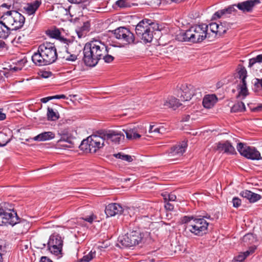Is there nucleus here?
Here are the masks:
<instances>
[{"instance_id":"nucleus-1","label":"nucleus","mask_w":262,"mask_h":262,"mask_svg":"<svg viewBox=\"0 0 262 262\" xmlns=\"http://www.w3.org/2000/svg\"><path fill=\"white\" fill-rule=\"evenodd\" d=\"M110 48L100 40H92L85 43L83 51V60L86 66L95 67L103 59L105 62L110 63L114 57L108 54Z\"/></svg>"},{"instance_id":"nucleus-2","label":"nucleus","mask_w":262,"mask_h":262,"mask_svg":"<svg viewBox=\"0 0 262 262\" xmlns=\"http://www.w3.org/2000/svg\"><path fill=\"white\" fill-rule=\"evenodd\" d=\"M57 57V49L54 44L45 42L39 46L37 52L32 56V60L36 66H44L55 62Z\"/></svg>"},{"instance_id":"nucleus-3","label":"nucleus","mask_w":262,"mask_h":262,"mask_svg":"<svg viewBox=\"0 0 262 262\" xmlns=\"http://www.w3.org/2000/svg\"><path fill=\"white\" fill-rule=\"evenodd\" d=\"M208 31V25H196L191 27L185 32H181L177 35V37L179 40L182 41L201 42L207 37V35L209 34Z\"/></svg>"},{"instance_id":"nucleus-4","label":"nucleus","mask_w":262,"mask_h":262,"mask_svg":"<svg viewBox=\"0 0 262 262\" xmlns=\"http://www.w3.org/2000/svg\"><path fill=\"white\" fill-rule=\"evenodd\" d=\"M159 30L158 24L153 23L152 20L144 19L136 27V35L145 43L150 42L154 37V33Z\"/></svg>"},{"instance_id":"nucleus-5","label":"nucleus","mask_w":262,"mask_h":262,"mask_svg":"<svg viewBox=\"0 0 262 262\" xmlns=\"http://www.w3.org/2000/svg\"><path fill=\"white\" fill-rule=\"evenodd\" d=\"M18 217L14 210L13 207L8 203H4L0 205V226L5 225H15Z\"/></svg>"},{"instance_id":"nucleus-6","label":"nucleus","mask_w":262,"mask_h":262,"mask_svg":"<svg viewBox=\"0 0 262 262\" xmlns=\"http://www.w3.org/2000/svg\"><path fill=\"white\" fill-rule=\"evenodd\" d=\"M104 145V140L103 137L101 136L99 130L96 134L92 135L83 140L79 147L83 150H89L90 152H95Z\"/></svg>"},{"instance_id":"nucleus-7","label":"nucleus","mask_w":262,"mask_h":262,"mask_svg":"<svg viewBox=\"0 0 262 262\" xmlns=\"http://www.w3.org/2000/svg\"><path fill=\"white\" fill-rule=\"evenodd\" d=\"M143 234L137 231H133L118 237L116 246L120 248H130L142 243Z\"/></svg>"},{"instance_id":"nucleus-8","label":"nucleus","mask_w":262,"mask_h":262,"mask_svg":"<svg viewBox=\"0 0 262 262\" xmlns=\"http://www.w3.org/2000/svg\"><path fill=\"white\" fill-rule=\"evenodd\" d=\"M112 32L114 37L119 40L118 45H114L113 46L122 48L135 43V35L128 28L120 27Z\"/></svg>"},{"instance_id":"nucleus-9","label":"nucleus","mask_w":262,"mask_h":262,"mask_svg":"<svg viewBox=\"0 0 262 262\" xmlns=\"http://www.w3.org/2000/svg\"><path fill=\"white\" fill-rule=\"evenodd\" d=\"M1 19L5 20L8 26H12V30L21 28L25 22V18L21 13L13 10L4 13Z\"/></svg>"},{"instance_id":"nucleus-10","label":"nucleus","mask_w":262,"mask_h":262,"mask_svg":"<svg viewBox=\"0 0 262 262\" xmlns=\"http://www.w3.org/2000/svg\"><path fill=\"white\" fill-rule=\"evenodd\" d=\"M209 223L203 218H195L189 225L185 226L184 233L189 231L198 236H202L207 232Z\"/></svg>"},{"instance_id":"nucleus-11","label":"nucleus","mask_w":262,"mask_h":262,"mask_svg":"<svg viewBox=\"0 0 262 262\" xmlns=\"http://www.w3.org/2000/svg\"><path fill=\"white\" fill-rule=\"evenodd\" d=\"M236 148L239 154L248 159L252 160H259L261 159L259 151L253 146H250L246 143H239Z\"/></svg>"},{"instance_id":"nucleus-12","label":"nucleus","mask_w":262,"mask_h":262,"mask_svg":"<svg viewBox=\"0 0 262 262\" xmlns=\"http://www.w3.org/2000/svg\"><path fill=\"white\" fill-rule=\"evenodd\" d=\"M62 246L63 241L59 235L50 236L48 243V248L51 253L60 257L62 254Z\"/></svg>"},{"instance_id":"nucleus-13","label":"nucleus","mask_w":262,"mask_h":262,"mask_svg":"<svg viewBox=\"0 0 262 262\" xmlns=\"http://www.w3.org/2000/svg\"><path fill=\"white\" fill-rule=\"evenodd\" d=\"M180 98L182 101H189L193 96H197V98L201 97V92L200 89H195L191 84H182L180 88Z\"/></svg>"},{"instance_id":"nucleus-14","label":"nucleus","mask_w":262,"mask_h":262,"mask_svg":"<svg viewBox=\"0 0 262 262\" xmlns=\"http://www.w3.org/2000/svg\"><path fill=\"white\" fill-rule=\"evenodd\" d=\"M100 134L101 137H103L104 141H105L107 143L111 142L118 144L121 138H124V134L121 132L113 130H100Z\"/></svg>"},{"instance_id":"nucleus-15","label":"nucleus","mask_w":262,"mask_h":262,"mask_svg":"<svg viewBox=\"0 0 262 262\" xmlns=\"http://www.w3.org/2000/svg\"><path fill=\"white\" fill-rule=\"evenodd\" d=\"M60 136V139L57 141V143L64 147L74 148L78 144H76V139L72 137L71 134L66 130H61L58 133Z\"/></svg>"},{"instance_id":"nucleus-16","label":"nucleus","mask_w":262,"mask_h":262,"mask_svg":"<svg viewBox=\"0 0 262 262\" xmlns=\"http://www.w3.org/2000/svg\"><path fill=\"white\" fill-rule=\"evenodd\" d=\"M66 51L69 55L63 58H65L66 60L68 61H75L81 52V47L78 44L71 43L69 47H67Z\"/></svg>"},{"instance_id":"nucleus-17","label":"nucleus","mask_w":262,"mask_h":262,"mask_svg":"<svg viewBox=\"0 0 262 262\" xmlns=\"http://www.w3.org/2000/svg\"><path fill=\"white\" fill-rule=\"evenodd\" d=\"M215 150L219 152H224L228 155H233L235 153L234 147L229 141L216 143Z\"/></svg>"},{"instance_id":"nucleus-18","label":"nucleus","mask_w":262,"mask_h":262,"mask_svg":"<svg viewBox=\"0 0 262 262\" xmlns=\"http://www.w3.org/2000/svg\"><path fill=\"white\" fill-rule=\"evenodd\" d=\"M236 5L229 6L228 7L223 9L218 10L213 15L212 19L215 20L221 17H227L229 14L233 12H236L235 8Z\"/></svg>"},{"instance_id":"nucleus-19","label":"nucleus","mask_w":262,"mask_h":262,"mask_svg":"<svg viewBox=\"0 0 262 262\" xmlns=\"http://www.w3.org/2000/svg\"><path fill=\"white\" fill-rule=\"evenodd\" d=\"M260 3L259 0H248L236 5L235 7L243 12H250L253 7Z\"/></svg>"},{"instance_id":"nucleus-20","label":"nucleus","mask_w":262,"mask_h":262,"mask_svg":"<svg viewBox=\"0 0 262 262\" xmlns=\"http://www.w3.org/2000/svg\"><path fill=\"white\" fill-rule=\"evenodd\" d=\"M105 212L107 216H113L121 214L123 212V209L119 204L112 203L106 207Z\"/></svg>"},{"instance_id":"nucleus-21","label":"nucleus","mask_w":262,"mask_h":262,"mask_svg":"<svg viewBox=\"0 0 262 262\" xmlns=\"http://www.w3.org/2000/svg\"><path fill=\"white\" fill-rule=\"evenodd\" d=\"M180 105H181V103H180L179 99L173 97H170L163 100L161 107L165 109L172 108L175 110Z\"/></svg>"},{"instance_id":"nucleus-22","label":"nucleus","mask_w":262,"mask_h":262,"mask_svg":"<svg viewBox=\"0 0 262 262\" xmlns=\"http://www.w3.org/2000/svg\"><path fill=\"white\" fill-rule=\"evenodd\" d=\"M187 142L182 141L179 144L173 146L171 148V151L169 153V156L181 157L185 152L187 147Z\"/></svg>"},{"instance_id":"nucleus-23","label":"nucleus","mask_w":262,"mask_h":262,"mask_svg":"<svg viewBox=\"0 0 262 262\" xmlns=\"http://www.w3.org/2000/svg\"><path fill=\"white\" fill-rule=\"evenodd\" d=\"M217 101V98L215 94L206 95L203 100V105L205 108L212 107Z\"/></svg>"},{"instance_id":"nucleus-24","label":"nucleus","mask_w":262,"mask_h":262,"mask_svg":"<svg viewBox=\"0 0 262 262\" xmlns=\"http://www.w3.org/2000/svg\"><path fill=\"white\" fill-rule=\"evenodd\" d=\"M240 195L247 199L250 203H254L260 199L259 194L252 192L251 191L245 190L240 192Z\"/></svg>"},{"instance_id":"nucleus-25","label":"nucleus","mask_w":262,"mask_h":262,"mask_svg":"<svg viewBox=\"0 0 262 262\" xmlns=\"http://www.w3.org/2000/svg\"><path fill=\"white\" fill-rule=\"evenodd\" d=\"M11 33V28L3 19L0 20V38L6 39Z\"/></svg>"},{"instance_id":"nucleus-26","label":"nucleus","mask_w":262,"mask_h":262,"mask_svg":"<svg viewBox=\"0 0 262 262\" xmlns=\"http://www.w3.org/2000/svg\"><path fill=\"white\" fill-rule=\"evenodd\" d=\"M55 137V134L52 132H45L35 136L33 139L34 141L41 142L53 139Z\"/></svg>"},{"instance_id":"nucleus-27","label":"nucleus","mask_w":262,"mask_h":262,"mask_svg":"<svg viewBox=\"0 0 262 262\" xmlns=\"http://www.w3.org/2000/svg\"><path fill=\"white\" fill-rule=\"evenodd\" d=\"M208 26V29H209L211 32L214 33L215 35L219 34L220 36L224 34L229 29L228 27H224V29L223 30L219 31V24L215 23H210Z\"/></svg>"},{"instance_id":"nucleus-28","label":"nucleus","mask_w":262,"mask_h":262,"mask_svg":"<svg viewBox=\"0 0 262 262\" xmlns=\"http://www.w3.org/2000/svg\"><path fill=\"white\" fill-rule=\"evenodd\" d=\"M41 2L40 1H35L33 3L28 4L26 8H25L27 13L29 15H32L35 13L36 11L41 5Z\"/></svg>"},{"instance_id":"nucleus-29","label":"nucleus","mask_w":262,"mask_h":262,"mask_svg":"<svg viewBox=\"0 0 262 262\" xmlns=\"http://www.w3.org/2000/svg\"><path fill=\"white\" fill-rule=\"evenodd\" d=\"M166 129L163 126L158 124L150 125L149 128V133L157 134H164L166 133Z\"/></svg>"},{"instance_id":"nucleus-30","label":"nucleus","mask_w":262,"mask_h":262,"mask_svg":"<svg viewBox=\"0 0 262 262\" xmlns=\"http://www.w3.org/2000/svg\"><path fill=\"white\" fill-rule=\"evenodd\" d=\"M47 118L48 120L56 121L59 118V114L57 112H55L53 108L49 107L47 108Z\"/></svg>"},{"instance_id":"nucleus-31","label":"nucleus","mask_w":262,"mask_h":262,"mask_svg":"<svg viewBox=\"0 0 262 262\" xmlns=\"http://www.w3.org/2000/svg\"><path fill=\"white\" fill-rule=\"evenodd\" d=\"M123 131L126 134V138L128 139H135L139 138L141 136L140 134L137 133L136 129H123Z\"/></svg>"},{"instance_id":"nucleus-32","label":"nucleus","mask_w":262,"mask_h":262,"mask_svg":"<svg viewBox=\"0 0 262 262\" xmlns=\"http://www.w3.org/2000/svg\"><path fill=\"white\" fill-rule=\"evenodd\" d=\"M237 74L239 78L241 79V82H243V80L246 81V78L247 77V72L246 68L243 65H238Z\"/></svg>"},{"instance_id":"nucleus-33","label":"nucleus","mask_w":262,"mask_h":262,"mask_svg":"<svg viewBox=\"0 0 262 262\" xmlns=\"http://www.w3.org/2000/svg\"><path fill=\"white\" fill-rule=\"evenodd\" d=\"M246 110L245 105L243 102H237L233 105L231 108L232 113H238L245 111Z\"/></svg>"},{"instance_id":"nucleus-34","label":"nucleus","mask_w":262,"mask_h":262,"mask_svg":"<svg viewBox=\"0 0 262 262\" xmlns=\"http://www.w3.org/2000/svg\"><path fill=\"white\" fill-rule=\"evenodd\" d=\"M17 224L18 227L19 228H23L21 230V232L25 233L27 232L30 228V225L29 222L26 220H22L20 222H17V223L15 224Z\"/></svg>"},{"instance_id":"nucleus-35","label":"nucleus","mask_w":262,"mask_h":262,"mask_svg":"<svg viewBox=\"0 0 262 262\" xmlns=\"http://www.w3.org/2000/svg\"><path fill=\"white\" fill-rule=\"evenodd\" d=\"M90 28V23L89 21H86L83 23V25L79 27V31H77V34L79 37H81L82 34H80V33H86L89 31Z\"/></svg>"},{"instance_id":"nucleus-36","label":"nucleus","mask_w":262,"mask_h":262,"mask_svg":"<svg viewBox=\"0 0 262 262\" xmlns=\"http://www.w3.org/2000/svg\"><path fill=\"white\" fill-rule=\"evenodd\" d=\"M257 63H262V54H259L255 57L249 59L248 67L252 68Z\"/></svg>"},{"instance_id":"nucleus-37","label":"nucleus","mask_w":262,"mask_h":262,"mask_svg":"<svg viewBox=\"0 0 262 262\" xmlns=\"http://www.w3.org/2000/svg\"><path fill=\"white\" fill-rule=\"evenodd\" d=\"M96 256V251L91 250L88 254L85 255L79 262H90Z\"/></svg>"},{"instance_id":"nucleus-38","label":"nucleus","mask_w":262,"mask_h":262,"mask_svg":"<svg viewBox=\"0 0 262 262\" xmlns=\"http://www.w3.org/2000/svg\"><path fill=\"white\" fill-rule=\"evenodd\" d=\"M47 34L48 35L53 38L57 39L60 37L61 33L58 29H55L53 30H49L47 31Z\"/></svg>"},{"instance_id":"nucleus-39","label":"nucleus","mask_w":262,"mask_h":262,"mask_svg":"<svg viewBox=\"0 0 262 262\" xmlns=\"http://www.w3.org/2000/svg\"><path fill=\"white\" fill-rule=\"evenodd\" d=\"M114 156L116 158L120 159H121L122 160L127 161L129 162H132L133 161V158L130 156L128 155H124L121 152L114 154Z\"/></svg>"},{"instance_id":"nucleus-40","label":"nucleus","mask_w":262,"mask_h":262,"mask_svg":"<svg viewBox=\"0 0 262 262\" xmlns=\"http://www.w3.org/2000/svg\"><path fill=\"white\" fill-rule=\"evenodd\" d=\"M116 4L120 8L130 7L132 5L130 0H119L116 2Z\"/></svg>"},{"instance_id":"nucleus-41","label":"nucleus","mask_w":262,"mask_h":262,"mask_svg":"<svg viewBox=\"0 0 262 262\" xmlns=\"http://www.w3.org/2000/svg\"><path fill=\"white\" fill-rule=\"evenodd\" d=\"M238 86L240 89L239 95H243L244 97L248 95V89L247 88L246 81L243 80V82H241Z\"/></svg>"},{"instance_id":"nucleus-42","label":"nucleus","mask_w":262,"mask_h":262,"mask_svg":"<svg viewBox=\"0 0 262 262\" xmlns=\"http://www.w3.org/2000/svg\"><path fill=\"white\" fill-rule=\"evenodd\" d=\"M10 141V139L5 134L0 133V147L5 146Z\"/></svg>"},{"instance_id":"nucleus-43","label":"nucleus","mask_w":262,"mask_h":262,"mask_svg":"<svg viewBox=\"0 0 262 262\" xmlns=\"http://www.w3.org/2000/svg\"><path fill=\"white\" fill-rule=\"evenodd\" d=\"M194 218L193 216H184L181 219V222L182 224H184V228L185 230V226L189 225L192 222Z\"/></svg>"},{"instance_id":"nucleus-44","label":"nucleus","mask_w":262,"mask_h":262,"mask_svg":"<svg viewBox=\"0 0 262 262\" xmlns=\"http://www.w3.org/2000/svg\"><path fill=\"white\" fill-rule=\"evenodd\" d=\"M57 39H59L60 41H61L62 42H63L64 43H66L67 45V46H66V48H67V47H69L70 46V44H71V43H72V44H77V43L76 42H74L73 39H72V40L64 38L63 37H61L60 36V37L57 38Z\"/></svg>"},{"instance_id":"nucleus-45","label":"nucleus","mask_w":262,"mask_h":262,"mask_svg":"<svg viewBox=\"0 0 262 262\" xmlns=\"http://www.w3.org/2000/svg\"><path fill=\"white\" fill-rule=\"evenodd\" d=\"M57 39H59L60 41H61L62 42H63L64 43H66L67 45V46H66V48H67V47H69L70 46V44H71V43H72V44H77V43L76 42H74L73 39H72V40L64 38L63 37H61L60 36V37L57 38Z\"/></svg>"},{"instance_id":"nucleus-46","label":"nucleus","mask_w":262,"mask_h":262,"mask_svg":"<svg viewBox=\"0 0 262 262\" xmlns=\"http://www.w3.org/2000/svg\"><path fill=\"white\" fill-rule=\"evenodd\" d=\"M162 195L164 197L165 202L169 201H174L176 200L177 198L176 195L173 194H169L167 195H164L162 194Z\"/></svg>"},{"instance_id":"nucleus-47","label":"nucleus","mask_w":262,"mask_h":262,"mask_svg":"<svg viewBox=\"0 0 262 262\" xmlns=\"http://www.w3.org/2000/svg\"><path fill=\"white\" fill-rule=\"evenodd\" d=\"M232 204H233V207L234 208L239 207L241 205V204H242L241 200L239 198H238V197H236V196L234 197L232 199Z\"/></svg>"},{"instance_id":"nucleus-48","label":"nucleus","mask_w":262,"mask_h":262,"mask_svg":"<svg viewBox=\"0 0 262 262\" xmlns=\"http://www.w3.org/2000/svg\"><path fill=\"white\" fill-rule=\"evenodd\" d=\"M254 238L253 235L251 233H248L245 235L243 237V241L245 243H250V241Z\"/></svg>"},{"instance_id":"nucleus-49","label":"nucleus","mask_w":262,"mask_h":262,"mask_svg":"<svg viewBox=\"0 0 262 262\" xmlns=\"http://www.w3.org/2000/svg\"><path fill=\"white\" fill-rule=\"evenodd\" d=\"M97 217L96 215H95L94 214H92L91 215L89 216H85V217H83V219L90 223H92L93 221L95 219H96Z\"/></svg>"},{"instance_id":"nucleus-50","label":"nucleus","mask_w":262,"mask_h":262,"mask_svg":"<svg viewBox=\"0 0 262 262\" xmlns=\"http://www.w3.org/2000/svg\"><path fill=\"white\" fill-rule=\"evenodd\" d=\"M254 86L257 88L262 89V79L256 78L254 82Z\"/></svg>"},{"instance_id":"nucleus-51","label":"nucleus","mask_w":262,"mask_h":262,"mask_svg":"<svg viewBox=\"0 0 262 262\" xmlns=\"http://www.w3.org/2000/svg\"><path fill=\"white\" fill-rule=\"evenodd\" d=\"M253 112H262V103H259L257 106L251 108Z\"/></svg>"},{"instance_id":"nucleus-52","label":"nucleus","mask_w":262,"mask_h":262,"mask_svg":"<svg viewBox=\"0 0 262 262\" xmlns=\"http://www.w3.org/2000/svg\"><path fill=\"white\" fill-rule=\"evenodd\" d=\"M245 258L246 256L243 253H241L235 257V260L237 261L242 262L245 259Z\"/></svg>"},{"instance_id":"nucleus-53","label":"nucleus","mask_w":262,"mask_h":262,"mask_svg":"<svg viewBox=\"0 0 262 262\" xmlns=\"http://www.w3.org/2000/svg\"><path fill=\"white\" fill-rule=\"evenodd\" d=\"M165 208L167 210L172 211L174 208V206L169 202H166V204H165Z\"/></svg>"},{"instance_id":"nucleus-54","label":"nucleus","mask_w":262,"mask_h":262,"mask_svg":"<svg viewBox=\"0 0 262 262\" xmlns=\"http://www.w3.org/2000/svg\"><path fill=\"white\" fill-rule=\"evenodd\" d=\"M255 249V248H250L249 250H247L246 252H243V254H244V255L246 256V258L251 253H253Z\"/></svg>"},{"instance_id":"nucleus-55","label":"nucleus","mask_w":262,"mask_h":262,"mask_svg":"<svg viewBox=\"0 0 262 262\" xmlns=\"http://www.w3.org/2000/svg\"><path fill=\"white\" fill-rule=\"evenodd\" d=\"M229 26V24L224 23V25L222 23H221L220 25H219V30H223L224 29V27H228Z\"/></svg>"},{"instance_id":"nucleus-56","label":"nucleus","mask_w":262,"mask_h":262,"mask_svg":"<svg viewBox=\"0 0 262 262\" xmlns=\"http://www.w3.org/2000/svg\"><path fill=\"white\" fill-rule=\"evenodd\" d=\"M40 262H53L50 259L47 258L46 256H42L40 259Z\"/></svg>"},{"instance_id":"nucleus-57","label":"nucleus","mask_w":262,"mask_h":262,"mask_svg":"<svg viewBox=\"0 0 262 262\" xmlns=\"http://www.w3.org/2000/svg\"><path fill=\"white\" fill-rule=\"evenodd\" d=\"M51 100V96H49V97H44V98H42L40 99V101L42 103H47V102H48L49 100Z\"/></svg>"},{"instance_id":"nucleus-58","label":"nucleus","mask_w":262,"mask_h":262,"mask_svg":"<svg viewBox=\"0 0 262 262\" xmlns=\"http://www.w3.org/2000/svg\"><path fill=\"white\" fill-rule=\"evenodd\" d=\"M4 251L3 250V247L2 246H0V262H2L3 259V255L4 254L3 252Z\"/></svg>"},{"instance_id":"nucleus-59","label":"nucleus","mask_w":262,"mask_h":262,"mask_svg":"<svg viewBox=\"0 0 262 262\" xmlns=\"http://www.w3.org/2000/svg\"><path fill=\"white\" fill-rule=\"evenodd\" d=\"M70 7H69L68 9H64V8H63V10L65 12V14L66 15L69 14L72 17V15L70 13Z\"/></svg>"},{"instance_id":"nucleus-60","label":"nucleus","mask_w":262,"mask_h":262,"mask_svg":"<svg viewBox=\"0 0 262 262\" xmlns=\"http://www.w3.org/2000/svg\"><path fill=\"white\" fill-rule=\"evenodd\" d=\"M6 119V115L2 113V112H0V120H4Z\"/></svg>"},{"instance_id":"nucleus-61","label":"nucleus","mask_w":262,"mask_h":262,"mask_svg":"<svg viewBox=\"0 0 262 262\" xmlns=\"http://www.w3.org/2000/svg\"><path fill=\"white\" fill-rule=\"evenodd\" d=\"M70 3H75V4H79L83 0H68Z\"/></svg>"},{"instance_id":"nucleus-62","label":"nucleus","mask_w":262,"mask_h":262,"mask_svg":"<svg viewBox=\"0 0 262 262\" xmlns=\"http://www.w3.org/2000/svg\"><path fill=\"white\" fill-rule=\"evenodd\" d=\"M6 43L4 41L0 40V49L5 47Z\"/></svg>"},{"instance_id":"nucleus-63","label":"nucleus","mask_w":262,"mask_h":262,"mask_svg":"<svg viewBox=\"0 0 262 262\" xmlns=\"http://www.w3.org/2000/svg\"><path fill=\"white\" fill-rule=\"evenodd\" d=\"M1 7H5V8L8 9H10L11 7V5H8L7 4L4 3V4H3L1 5Z\"/></svg>"},{"instance_id":"nucleus-64","label":"nucleus","mask_w":262,"mask_h":262,"mask_svg":"<svg viewBox=\"0 0 262 262\" xmlns=\"http://www.w3.org/2000/svg\"><path fill=\"white\" fill-rule=\"evenodd\" d=\"M190 116L188 115H186L183 118V121H187L189 120V118H190Z\"/></svg>"}]
</instances>
